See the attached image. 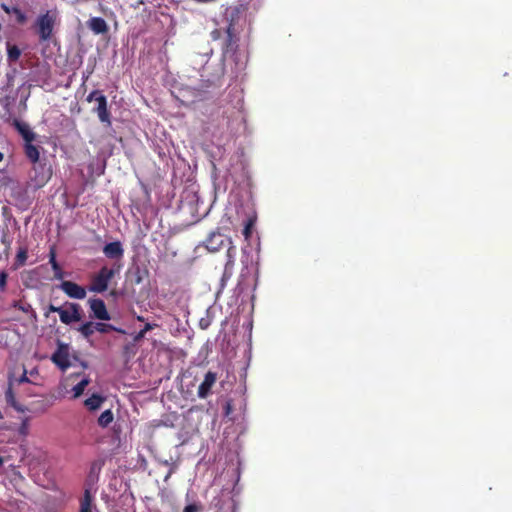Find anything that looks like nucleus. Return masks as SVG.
<instances>
[{"label": "nucleus", "mask_w": 512, "mask_h": 512, "mask_svg": "<svg viewBox=\"0 0 512 512\" xmlns=\"http://www.w3.org/2000/svg\"><path fill=\"white\" fill-rule=\"evenodd\" d=\"M95 330L99 333H109L111 331H115L118 333H125L123 329L117 328L112 324L103 323V322H95Z\"/></svg>", "instance_id": "412c9836"}, {"label": "nucleus", "mask_w": 512, "mask_h": 512, "mask_svg": "<svg viewBox=\"0 0 512 512\" xmlns=\"http://www.w3.org/2000/svg\"><path fill=\"white\" fill-rule=\"evenodd\" d=\"M25 155L31 162L36 163L40 153L38 148L30 142L25 144Z\"/></svg>", "instance_id": "aec40b11"}, {"label": "nucleus", "mask_w": 512, "mask_h": 512, "mask_svg": "<svg viewBox=\"0 0 512 512\" xmlns=\"http://www.w3.org/2000/svg\"><path fill=\"white\" fill-rule=\"evenodd\" d=\"M216 380H217V374L215 372L208 371L205 374L203 382L198 387L197 394H198L199 398L205 399L210 395L211 389L214 386V384L216 383Z\"/></svg>", "instance_id": "6e6552de"}, {"label": "nucleus", "mask_w": 512, "mask_h": 512, "mask_svg": "<svg viewBox=\"0 0 512 512\" xmlns=\"http://www.w3.org/2000/svg\"><path fill=\"white\" fill-rule=\"evenodd\" d=\"M3 158H4V155L2 152H0V162L3 160Z\"/></svg>", "instance_id": "37998d69"}, {"label": "nucleus", "mask_w": 512, "mask_h": 512, "mask_svg": "<svg viewBox=\"0 0 512 512\" xmlns=\"http://www.w3.org/2000/svg\"><path fill=\"white\" fill-rule=\"evenodd\" d=\"M172 474V470L166 475L164 481H167Z\"/></svg>", "instance_id": "58836bf2"}, {"label": "nucleus", "mask_w": 512, "mask_h": 512, "mask_svg": "<svg viewBox=\"0 0 512 512\" xmlns=\"http://www.w3.org/2000/svg\"><path fill=\"white\" fill-rule=\"evenodd\" d=\"M237 32L232 22L229 23L226 29V40L224 44L225 52L235 51L237 48Z\"/></svg>", "instance_id": "9b49d317"}, {"label": "nucleus", "mask_w": 512, "mask_h": 512, "mask_svg": "<svg viewBox=\"0 0 512 512\" xmlns=\"http://www.w3.org/2000/svg\"><path fill=\"white\" fill-rule=\"evenodd\" d=\"M52 361L62 370H66L70 366L69 356L67 351L58 349L51 357Z\"/></svg>", "instance_id": "4468645a"}, {"label": "nucleus", "mask_w": 512, "mask_h": 512, "mask_svg": "<svg viewBox=\"0 0 512 512\" xmlns=\"http://www.w3.org/2000/svg\"><path fill=\"white\" fill-rule=\"evenodd\" d=\"M78 331L81 333V335L85 338V339H89L93 334L94 332L96 331L95 330V322H85L83 323L79 328H78Z\"/></svg>", "instance_id": "4be33fe9"}, {"label": "nucleus", "mask_w": 512, "mask_h": 512, "mask_svg": "<svg viewBox=\"0 0 512 512\" xmlns=\"http://www.w3.org/2000/svg\"><path fill=\"white\" fill-rule=\"evenodd\" d=\"M201 509H202L201 504L192 503V504L185 506L183 512H199V511H201Z\"/></svg>", "instance_id": "473e14b6"}, {"label": "nucleus", "mask_w": 512, "mask_h": 512, "mask_svg": "<svg viewBox=\"0 0 512 512\" xmlns=\"http://www.w3.org/2000/svg\"><path fill=\"white\" fill-rule=\"evenodd\" d=\"M12 125L19 132L26 143L33 142L35 140V133L30 129L29 125L18 119L12 120Z\"/></svg>", "instance_id": "9d476101"}, {"label": "nucleus", "mask_w": 512, "mask_h": 512, "mask_svg": "<svg viewBox=\"0 0 512 512\" xmlns=\"http://www.w3.org/2000/svg\"><path fill=\"white\" fill-rule=\"evenodd\" d=\"M55 22L56 15L51 11L38 16L35 26L40 42H46L52 38Z\"/></svg>", "instance_id": "7ed1b4c3"}, {"label": "nucleus", "mask_w": 512, "mask_h": 512, "mask_svg": "<svg viewBox=\"0 0 512 512\" xmlns=\"http://www.w3.org/2000/svg\"><path fill=\"white\" fill-rule=\"evenodd\" d=\"M59 317L63 324L70 325L82 320L83 310L78 303L65 302Z\"/></svg>", "instance_id": "20e7f679"}, {"label": "nucleus", "mask_w": 512, "mask_h": 512, "mask_svg": "<svg viewBox=\"0 0 512 512\" xmlns=\"http://www.w3.org/2000/svg\"><path fill=\"white\" fill-rule=\"evenodd\" d=\"M14 307L25 312V313H29V312L33 311L32 306L28 303L15 302Z\"/></svg>", "instance_id": "7c9ffc66"}, {"label": "nucleus", "mask_w": 512, "mask_h": 512, "mask_svg": "<svg viewBox=\"0 0 512 512\" xmlns=\"http://www.w3.org/2000/svg\"><path fill=\"white\" fill-rule=\"evenodd\" d=\"M137 320H138V321H144V318H143L142 316H138V317H137Z\"/></svg>", "instance_id": "79ce46f5"}, {"label": "nucleus", "mask_w": 512, "mask_h": 512, "mask_svg": "<svg viewBox=\"0 0 512 512\" xmlns=\"http://www.w3.org/2000/svg\"><path fill=\"white\" fill-rule=\"evenodd\" d=\"M255 221H256L255 218H252V217L247 218L245 221L242 233L246 240H249L252 236V232H253V229L255 226Z\"/></svg>", "instance_id": "b1692460"}, {"label": "nucleus", "mask_w": 512, "mask_h": 512, "mask_svg": "<svg viewBox=\"0 0 512 512\" xmlns=\"http://www.w3.org/2000/svg\"><path fill=\"white\" fill-rule=\"evenodd\" d=\"M87 102H96V107L93 109V111L97 114L99 120L101 123L106 125L107 127H110L112 124L111 121V113L108 109V102L105 95L102 94L99 90H93L89 93V95L86 98Z\"/></svg>", "instance_id": "f03ea898"}, {"label": "nucleus", "mask_w": 512, "mask_h": 512, "mask_svg": "<svg viewBox=\"0 0 512 512\" xmlns=\"http://www.w3.org/2000/svg\"><path fill=\"white\" fill-rule=\"evenodd\" d=\"M227 244H232L231 238L224 236L219 230L211 232L204 241L205 248L210 252H217Z\"/></svg>", "instance_id": "39448f33"}, {"label": "nucleus", "mask_w": 512, "mask_h": 512, "mask_svg": "<svg viewBox=\"0 0 512 512\" xmlns=\"http://www.w3.org/2000/svg\"><path fill=\"white\" fill-rule=\"evenodd\" d=\"M154 326H156L155 324H150V323H147L145 324V326L143 327V329H141L135 336L134 340L135 341H139L141 339H143L146 335V333L150 330H152L154 328Z\"/></svg>", "instance_id": "cd10ccee"}, {"label": "nucleus", "mask_w": 512, "mask_h": 512, "mask_svg": "<svg viewBox=\"0 0 512 512\" xmlns=\"http://www.w3.org/2000/svg\"><path fill=\"white\" fill-rule=\"evenodd\" d=\"M211 324V321L210 319L208 318H201L200 321H199V327L202 329V330H206L208 329V327L210 326Z\"/></svg>", "instance_id": "f704fd0d"}, {"label": "nucleus", "mask_w": 512, "mask_h": 512, "mask_svg": "<svg viewBox=\"0 0 512 512\" xmlns=\"http://www.w3.org/2000/svg\"><path fill=\"white\" fill-rule=\"evenodd\" d=\"M92 497L88 490L85 491L84 497L81 500L80 512H92Z\"/></svg>", "instance_id": "393cba45"}, {"label": "nucleus", "mask_w": 512, "mask_h": 512, "mask_svg": "<svg viewBox=\"0 0 512 512\" xmlns=\"http://www.w3.org/2000/svg\"><path fill=\"white\" fill-rule=\"evenodd\" d=\"M244 11V8L242 6H238L234 9H232L228 14L229 15H242Z\"/></svg>", "instance_id": "c9c22d12"}, {"label": "nucleus", "mask_w": 512, "mask_h": 512, "mask_svg": "<svg viewBox=\"0 0 512 512\" xmlns=\"http://www.w3.org/2000/svg\"><path fill=\"white\" fill-rule=\"evenodd\" d=\"M49 263L54 271L55 278L61 279L63 276L62 269L60 265L58 264L56 260V252L55 249L52 247L49 252Z\"/></svg>", "instance_id": "6ab92c4d"}, {"label": "nucleus", "mask_w": 512, "mask_h": 512, "mask_svg": "<svg viewBox=\"0 0 512 512\" xmlns=\"http://www.w3.org/2000/svg\"><path fill=\"white\" fill-rule=\"evenodd\" d=\"M15 382L12 376H9L8 380V388L5 391V399L6 402L15 408L17 411H24L23 407L16 401L15 393H14Z\"/></svg>", "instance_id": "ddd939ff"}, {"label": "nucleus", "mask_w": 512, "mask_h": 512, "mask_svg": "<svg viewBox=\"0 0 512 512\" xmlns=\"http://www.w3.org/2000/svg\"><path fill=\"white\" fill-rule=\"evenodd\" d=\"M62 291L70 298L84 299L86 297V290L84 287L72 281H63L60 285Z\"/></svg>", "instance_id": "0eeeda50"}, {"label": "nucleus", "mask_w": 512, "mask_h": 512, "mask_svg": "<svg viewBox=\"0 0 512 512\" xmlns=\"http://www.w3.org/2000/svg\"><path fill=\"white\" fill-rule=\"evenodd\" d=\"M88 303L94 318L101 321H108L111 319V316L106 308L105 302L102 299H89Z\"/></svg>", "instance_id": "423d86ee"}, {"label": "nucleus", "mask_w": 512, "mask_h": 512, "mask_svg": "<svg viewBox=\"0 0 512 512\" xmlns=\"http://www.w3.org/2000/svg\"><path fill=\"white\" fill-rule=\"evenodd\" d=\"M114 419L113 412L110 409H107L101 413L98 418V425L106 428L108 427Z\"/></svg>", "instance_id": "5701e85b"}, {"label": "nucleus", "mask_w": 512, "mask_h": 512, "mask_svg": "<svg viewBox=\"0 0 512 512\" xmlns=\"http://www.w3.org/2000/svg\"><path fill=\"white\" fill-rule=\"evenodd\" d=\"M48 310L50 312H57L60 315L62 306H54V305L50 304Z\"/></svg>", "instance_id": "4c0bfd02"}, {"label": "nucleus", "mask_w": 512, "mask_h": 512, "mask_svg": "<svg viewBox=\"0 0 512 512\" xmlns=\"http://www.w3.org/2000/svg\"><path fill=\"white\" fill-rule=\"evenodd\" d=\"M104 397H102L101 395L99 394H93L92 396H90L89 398H87L85 400V406L91 410V411H94V410H97L98 408H100L101 404L104 402Z\"/></svg>", "instance_id": "f3484780"}, {"label": "nucleus", "mask_w": 512, "mask_h": 512, "mask_svg": "<svg viewBox=\"0 0 512 512\" xmlns=\"http://www.w3.org/2000/svg\"><path fill=\"white\" fill-rule=\"evenodd\" d=\"M19 433L21 435H27L28 433V418L24 419L19 428Z\"/></svg>", "instance_id": "72a5a7b5"}, {"label": "nucleus", "mask_w": 512, "mask_h": 512, "mask_svg": "<svg viewBox=\"0 0 512 512\" xmlns=\"http://www.w3.org/2000/svg\"><path fill=\"white\" fill-rule=\"evenodd\" d=\"M120 264H113L112 267L103 266L91 279L89 291L103 293L107 290L109 282L120 271Z\"/></svg>", "instance_id": "f257e3e1"}, {"label": "nucleus", "mask_w": 512, "mask_h": 512, "mask_svg": "<svg viewBox=\"0 0 512 512\" xmlns=\"http://www.w3.org/2000/svg\"><path fill=\"white\" fill-rule=\"evenodd\" d=\"M87 27L96 35L105 34L109 27L102 17H92L87 21Z\"/></svg>", "instance_id": "f8f14e48"}, {"label": "nucleus", "mask_w": 512, "mask_h": 512, "mask_svg": "<svg viewBox=\"0 0 512 512\" xmlns=\"http://www.w3.org/2000/svg\"><path fill=\"white\" fill-rule=\"evenodd\" d=\"M6 213H8V208H7V207H4V208H3V214H6Z\"/></svg>", "instance_id": "a19ab883"}, {"label": "nucleus", "mask_w": 512, "mask_h": 512, "mask_svg": "<svg viewBox=\"0 0 512 512\" xmlns=\"http://www.w3.org/2000/svg\"><path fill=\"white\" fill-rule=\"evenodd\" d=\"M103 253L108 259L121 260L124 256V249L120 241L107 243L103 247Z\"/></svg>", "instance_id": "1a4fd4ad"}, {"label": "nucleus", "mask_w": 512, "mask_h": 512, "mask_svg": "<svg viewBox=\"0 0 512 512\" xmlns=\"http://www.w3.org/2000/svg\"><path fill=\"white\" fill-rule=\"evenodd\" d=\"M223 228H224V229H227V230H229V229H230V228H229V226H227V225H225V224H223Z\"/></svg>", "instance_id": "c03bdc74"}, {"label": "nucleus", "mask_w": 512, "mask_h": 512, "mask_svg": "<svg viewBox=\"0 0 512 512\" xmlns=\"http://www.w3.org/2000/svg\"><path fill=\"white\" fill-rule=\"evenodd\" d=\"M3 463H4V459H3V457L0 456V467L3 465Z\"/></svg>", "instance_id": "ea45409f"}, {"label": "nucleus", "mask_w": 512, "mask_h": 512, "mask_svg": "<svg viewBox=\"0 0 512 512\" xmlns=\"http://www.w3.org/2000/svg\"><path fill=\"white\" fill-rule=\"evenodd\" d=\"M14 379L15 386L20 385L22 383H29V379L27 377V371L24 369L23 373L19 377H15L14 375H11Z\"/></svg>", "instance_id": "c85d7f7f"}, {"label": "nucleus", "mask_w": 512, "mask_h": 512, "mask_svg": "<svg viewBox=\"0 0 512 512\" xmlns=\"http://www.w3.org/2000/svg\"><path fill=\"white\" fill-rule=\"evenodd\" d=\"M221 37V31L219 29H215L211 32V38L213 40H218Z\"/></svg>", "instance_id": "e433bc0d"}, {"label": "nucleus", "mask_w": 512, "mask_h": 512, "mask_svg": "<svg viewBox=\"0 0 512 512\" xmlns=\"http://www.w3.org/2000/svg\"><path fill=\"white\" fill-rule=\"evenodd\" d=\"M1 243L5 246V252L8 254L11 249L12 239L8 235V230H3L1 234Z\"/></svg>", "instance_id": "bb28decb"}, {"label": "nucleus", "mask_w": 512, "mask_h": 512, "mask_svg": "<svg viewBox=\"0 0 512 512\" xmlns=\"http://www.w3.org/2000/svg\"><path fill=\"white\" fill-rule=\"evenodd\" d=\"M0 7L6 14L15 16L19 24H24L27 21L26 14L20 8L9 6L5 3H1Z\"/></svg>", "instance_id": "2eb2a0df"}, {"label": "nucleus", "mask_w": 512, "mask_h": 512, "mask_svg": "<svg viewBox=\"0 0 512 512\" xmlns=\"http://www.w3.org/2000/svg\"><path fill=\"white\" fill-rule=\"evenodd\" d=\"M6 49H7V61L10 64L16 63L21 56V53H22L21 49L18 46L11 44L9 41L6 43Z\"/></svg>", "instance_id": "dca6fc26"}, {"label": "nucleus", "mask_w": 512, "mask_h": 512, "mask_svg": "<svg viewBox=\"0 0 512 512\" xmlns=\"http://www.w3.org/2000/svg\"><path fill=\"white\" fill-rule=\"evenodd\" d=\"M8 274L5 271L0 272V291L4 292L7 286Z\"/></svg>", "instance_id": "2f4dec72"}, {"label": "nucleus", "mask_w": 512, "mask_h": 512, "mask_svg": "<svg viewBox=\"0 0 512 512\" xmlns=\"http://www.w3.org/2000/svg\"><path fill=\"white\" fill-rule=\"evenodd\" d=\"M28 258V248L26 246L20 247L15 257L14 269H18L26 264Z\"/></svg>", "instance_id": "a211bd4d"}, {"label": "nucleus", "mask_w": 512, "mask_h": 512, "mask_svg": "<svg viewBox=\"0 0 512 512\" xmlns=\"http://www.w3.org/2000/svg\"><path fill=\"white\" fill-rule=\"evenodd\" d=\"M228 245V249H227V265L229 264H232L234 262V256H235V253H236V248L235 246H233V244H227Z\"/></svg>", "instance_id": "c756f323"}, {"label": "nucleus", "mask_w": 512, "mask_h": 512, "mask_svg": "<svg viewBox=\"0 0 512 512\" xmlns=\"http://www.w3.org/2000/svg\"><path fill=\"white\" fill-rule=\"evenodd\" d=\"M88 384L89 379L87 378L82 379L78 384H76L73 387L74 398H78L79 396H81Z\"/></svg>", "instance_id": "a878e982"}]
</instances>
